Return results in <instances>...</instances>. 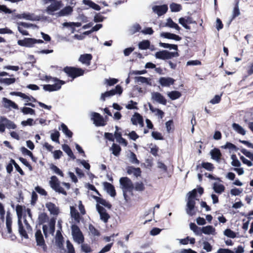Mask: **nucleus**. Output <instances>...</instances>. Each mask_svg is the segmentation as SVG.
I'll return each mask as SVG.
<instances>
[{"label": "nucleus", "instance_id": "nucleus-1", "mask_svg": "<svg viewBox=\"0 0 253 253\" xmlns=\"http://www.w3.org/2000/svg\"><path fill=\"white\" fill-rule=\"evenodd\" d=\"M120 187L123 190V196L125 199L127 201L128 196L127 193H132L134 189V185L131 180L127 177H122L120 179Z\"/></svg>", "mask_w": 253, "mask_h": 253}, {"label": "nucleus", "instance_id": "nucleus-2", "mask_svg": "<svg viewBox=\"0 0 253 253\" xmlns=\"http://www.w3.org/2000/svg\"><path fill=\"white\" fill-rule=\"evenodd\" d=\"M63 71L70 77L74 79L78 77L83 76L84 71L82 68L66 66L64 67Z\"/></svg>", "mask_w": 253, "mask_h": 253}, {"label": "nucleus", "instance_id": "nucleus-3", "mask_svg": "<svg viewBox=\"0 0 253 253\" xmlns=\"http://www.w3.org/2000/svg\"><path fill=\"white\" fill-rule=\"evenodd\" d=\"M49 183L51 188L55 192L65 196L67 195L66 191L60 186V181L56 176H52Z\"/></svg>", "mask_w": 253, "mask_h": 253}, {"label": "nucleus", "instance_id": "nucleus-4", "mask_svg": "<svg viewBox=\"0 0 253 253\" xmlns=\"http://www.w3.org/2000/svg\"><path fill=\"white\" fill-rule=\"evenodd\" d=\"M157 59L162 60H167L171 59L173 57H177L179 56L177 51L169 52L166 50H163L157 52L155 55Z\"/></svg>", "mask_w": 253, "mask_h": 253}, {"label": "nucleus", "instance_id": "nucleus-5", "mask_svg": "<svg viewBox=\"0 0 253 253\" xmlns=\"http://www.w3.org/2000/svg\"><path fill=\"white\" fill-rule=\"evenodd\" d=\"M72 234L74 240L78 244H82L84 242V237L79 226L73 224L71 226Z\"/></svg>", "mask_w": 253, "mask_h": 253}, {"label": "nucleus", "instance_id": "nucleus-6", "mask_svg": "<svg viewBox=\"0 0 253 253\" xmlns=\"http://www.w3.org/2000/svg\"><path fill=\"white\" fill-rule=\"evenodd\" d=\"M54 82H55V84H53L43 85V89L49 92L57 91L59 90L61 88V86L66 83L65 81L59 79H54Z\"/></svg>", "mask_w": 253, "mask_h": 253}, {"label": "nucleus", "instance_id": "nucleus-7", "mask_svg": "<svg viewBox=\"0 0 253 253\" xmlns=\"http://www.w3.org/2000/svg\"><path fill=\"white\" fill-rule=\"evenodd\" d=\"M51 2V4L46 8L47 12L51 15L53 14V12L60 9L63 6L61 0H48Z\"/></svg>", "mask_w": 253, "mask_h": 253}, {"label": "nucleus", "instance_id": "nucleus-8", "mask_svg": "<svg viewBox=\"0 0 253 253\" xmlns=\"http://www.w3.org/2000/svg\"><path fill=\"white\" fill-rule=\"evenodd\" d=\"M240 151L242 152V153H243L244 155H245L247 157H248L251 160L249 161L246 158H245L244 156H240V159L242 161V163L244 164L247 165L248 167L252 166L253 165V164L252 162V161L253 162V153L250 151H248L245 148L241 149Z\"/></svg>", "mask_w": 253, "mask_h": 253}, {"label": "nucleus", "instance_id": "nucleus-9", "mask_svg": "<svg viewBox=\"0 0 253 253\" xmlns=\"http://www.w3.org/2000/svg\"><path fill=\"white\" fill-rule=\"evenodd\" d=\"M123 92V88L122 86L118 84L116 86L115 89H112L110 91H107L101 94V98L102 100L104 101L106 97L113 96L116 94H121Z\"/></svg>", "mask_w": 253, "mask_h": 253}, {"label": "nucleus", "instance_id": "nucleus-10", "mask_svg": "<svg viewBox=\"0 0 253 253\" xmlns=\"http://www.w3.org/2000/svg\"><path fill=\"white\" fill-rule=\"evenodd\" d=\"M91 119L96 126H104L106 124L103 117L98 113H92Z\"/></svg>", "mask_w": 253, "mask_h": 253}, {"label": "nucleus", "instance_id": "nucleus-11", "mask_svg": "<svg viewBox=\"0 0 253 253\" xmlns=\"http://www.w3.org/2000/svg\"><path fill=\"white\" fill-rule=\"evenodd\" d=\"M35 237L37 245L42 247L44 251H45L46 249V246L45 243L43 235L42 233V231L40 229H38L36 231Z\"/></svg>", "mask_w": 253, "mask_h": 253}, {"label": "nucleus", "instance_id": "nucleus-12", "mask_svg": "<svg viewBox=\"0 0 253 253\" xmlns=\"http://www.w3.org/2000/svg\"><path fill=\"white\" fill-rule=\"evenodd\" d=\"M152 99L164 105H166L167 103L165 97L158 92H154L152 93Z\"/></svg>", "mask_w": 253, "mask_h": 253}, {"label": "nucleus", "instance_id": "nucleus-13", "mask_svg": "<svg viewBox=\"0 0 253 253\" xmlns=\"http://www.w3.org/2000/svg\"><path fill=\"white\" fill-rule=\"evenodd\" d=\"M96 209L100 214V219L104 222H107L110 216L106 212V210L103 207L99 205H96Z\"/></svg>", "mask_w": 253, "mask_h": 253}, {"label": "nucleus", "instance_id": "nucleus-14", "mask_svg": "<svg viewBox=\"0 0 253 253\" xmlns=\"http://www.w3.org/2000/svg\"><path fill=\"white\" fill-rule=\"evenodd\" d=\"M196 202L194 199H188L187 203L186 212L187 214L190 215H193L195 214L196 212L194 211V208L195 207Z\"/></svg>", "mask_w": 253, "mask_h": 253}, {"label": "nucleus", "instance_id": "nucleus-15", "mask_svg": "<svg viewBox=\"0 0 253 253\" xmlns=\"http://www.w3.org/2000/svg\"><path fill=\"white\" fill-rule=\"evenodd\" d=\"M45 207L51 214L57 215L59 213V208L54 203L50 202H47L45 204Z\"/></svg>", "mask_w": 253, "mask_h": 253}, {"label": "nucleus", "instance_id": "nucleus-16", "mask_svg": "<svg viewBox=\"0 0 253 253\" xmlns=\"http://www.w3.org/2000/svg\"><path fill=\"white\" fill-rule=\"evenodd\" d=\"M153 11L159 16H162L165 14L168 10V6L166 4L162 5H155L152 8Z\"/></svg>", "mask_w": 253, "mask_h": 253}, {"label": "nucleus", "instance_id": "nucleus-17", "mask_svg": "<svg viewBox=\"0 0 253 253\" xmlns=\"http://www.w3.org/2000/svg\"><path fill=\"white\" fill-rule=\"evenodd\" d=\"M210 155L212 159L219 163L222 157V154L218 148H214L210 151Z\"/></svg>", "mask_w": 253, "mask_h": 253}, {"label": "nucleus", "instance_id": "nucleus-18", "mask_svg": "<svg viewBox=\"0 0 253 253\" xmlns=\"http://www.w3.org/2000/svg\"><path fill=\"white\" fill-rule=\"evenodd\" d=\"M10 94L11 95L19 96V97L22 98L23 99H26L27 102H28L29 101H31L34 102H38V101H37V99L36 98H35L34 97H33L32 96H29L27 95L26 94H25V93H23L21 92L13 91V92H11L10 93Z\"/></svg>", "mask_w": 253, "mask_h": 253}, {"label": "nucleus", "instance_id": "nucleus-19", "mask_svg": "<svg viewBox=\"0 0 253 253\" xmlns=\"http://www.w3.org/2000/svg\"><path fill=\"white\" fill-rule=\"evenodd\" d=\"M92 59V55L91 54L85 53L80 55L79 61L86 66H89Z\"/></svg>", "mask_w": 253, "mask_h": 253}, {"label": "nucleus", "instance_id": "nucleus-20", "mask_svg": "<svg viewBox=\"0 0 253 253\" xmlns=\"http://www.w3.org/2000/svg\"><path fill=\"white\" fill-rule=\"evenodd\" d=\"M17 43L21 46L27 47H32L34 46L33 38H25L23 40H19L17 41Z\"/></svg>", "mask_w": 253, "mask_h": 253}, {"label": "nucleus", "instance_id": "nucleus-21", "mask_svg": "<svg viewBox=\"0 0 253 253\" xmlns=\"http://www.w3.org/2000/svg\"><path fill=\"white\" fill-rule=\"evenodd\" d=\"M126 170L128 174H133L136 177L141 176L142 172L140 168H134L133 166H127L126 168Z\"/></svg>", "mask_w": 253, "mask_h": 253}, {"label": "nucleus", "instance_id": "nucleus-22", "mask_svg": "<svg viewBox=\"0 0 253 253\" xmlns=\"http://www.w3.org/2000/svg\"><path fill=\"white\" fill-rule=\"evenodd\" d=\"M131 121L134 125H137L138 124L141 126H144L143 117L138 113H134L131 118Z\"/></svg>", "mask_w": 253, "mask_h": 253}, {"label": "nucleus", "instance_id": "nucleus-23", "mask_svg": "<svg viewBox=\"0 0 253 253\" xmlns=\"http://www.w3.org/2000/svg\"><path fill=\"white\" fill-rule=\"evenodd\" d=\"M103 185L105 190L111 197H114L116 196V190L114 186L112 184L107 182H104Z\"/></svg>", "mask_w": 253, "mask_h": 253}, {"label": "nucleus", "instance_id": "nucleus-24", "mask_svg": "<svg viewBox=\"0 0 253 253\" xmlns=\"http://www.w3.org/2000/svg\"><path fill=\"white\" fill-rule=\"evenodd\" d=\"M197 192H198L200 195H202L204 193V188L199 186L197 189H194L192 191L189 192L187 194L188 196V199L195 200L197 195Z\"/></svg>", "mask_w": 253, "mask_h": 253}, {"label": "nucleus", "instance_id": "nucleus-25", "mask_svg": "<svg viewBox=\"0 0 253 253\" xmlns=\"http://www.w3.org/2000/svg\"><path fill=\"white\" fill-rule=\"evenodd\" d=\"M17 24L18 25V30L21 34L24 36H28L29 35L28 31L23 29V27L25 28H28L32 26V24H28L23 22L17 23Z\"/></svg>", "mask_w": 253, "mask_h": 253}, {"label": "nucleus", "instance_id": "nucleus-26", "mask_svg": "<svg viewBox=\"0 0 253 253\" xmlns=\"http://www.w3.org/2000/svg\"><path fill=\"white\" fill-rule=\"evenodd\" d=\"M0 123H4L5 127H7L8 129H15L16 128V125L13 122L7 119L5 117H0Z\"/></svg>", "mask_w": 253, "mask_h": 253}, {"label": "nucleus", "instance_id": "nucleus-27", "mask_svg": "<svg viewBox=\"0 0 253 253\" xmlns=\"http://www.w3.org/2000/svg\"><path fill=\"white\" fill-rule=\"evenodd\" d=\"M174 80L171 78L161 77L160 79L159 83L163 86H169L174 83Z\"/></svg>", "mask_w": 253, "mask_h": 253}, {"label": "nucleus", "instance_id": "nucleus-28", "mask_svg": "<svg viewBox=\"0 0 253 253\" xmlns=\"http://www.w3.org/2000/svg\"><path fill=\"white\" fill-rule=\"evenodd\" d=\"M2 103L4 107L6 108H9L11 107L15 109H18V105L14 102L9 100L5 97L2 98Z\"/></svg>", "mask_w": 253, "mask_h": 253}, {"label": "nucleus", "instance_id": "nucleus-29", "mask_svg": "<svg viewBox=\"0 0 253 253\" xmlns=\"http://www.w3.org/2000/svg\"><path fill=\"white\" fill-rule=\"evenodd\" d=\"M161 36L166 39L174 40L177 41H179L181 40V37L178 35L170 33L168 32H163L161 34Z\"/></svg>", "mask_w": 253, "mask_h": 253}, {"label": "nucleus", "instance_id": "nucleus-30", "mask_svg": "<svg viewBox=\"0 0 253 253\" xmlns=\"http://www.w3.org/2000/svg\"><path fill=\"white\" fill-rule=\"evenodd\" d=\"M202 168L209 171H212L214 169L213 165L209 162H203L201 165H197L196 169L198 170Z\"/></svg>", "mask_w": 253, "mask_h": 253}, {"label": "nucleus", "instance_id": "nucleus-31", "mask_svg": "<svg viewBox=\"0 0 253 253\" xmlns=\"http://www.w3.org/2000/svg\"><path fill=\"white\" fill-rule=\"evenodd\" d=\"M12 217L9 211H7L6 216V226L7 229V233L11 234L12 233Z\"/></svg>", "mask_w": 253, "mask_h": 253}, {"label": "nucleus", "instance_id": "nucleus-32", "mask_svg": "<svg viewBox=\"0 0 253 253\" xmlns=\"http://www.w3.org/2000/svg\"><path fill=\"white\" fill-rule=\"evenodd\" d=\"M18 231H19V234L22 236L24 237L25 239H28L29 238L28 235L23 226L21 219H18Z\"/></svg>", "mask_w": 253, "mask_h": 253}, {"label": "nucleus", "instance_id": "nucleus-33", "mask_svg": "<svg viewBox=\"0 0 253 253\" xmlns=\"http://www.w3.org/2000/svg\"><path fill=\"white\" fill-rule=\"evenodd\" d=\"M70 214L71 217L73 218L76 221L78 222H80L81 220L80 213L73 206L70 207Z\"/></svg>", "mask_w": 253, "mask_h": 253}, {"label": "nucleus", "instance_id": "nucleus-34", "mask_svg": "<svg viewBox=\"0 0 253 253\" xmlns=\"http://www.w3.org/2000/svg\"><path fill=\"white\" fill-rule=\"evenodd\" d=\"M215 228L212 226L208 225L206 226L203 227L201 228V234L204 233L205 234H214L215 232Z\"/></svg>", "mask_w": 253, "mask_h": 253}, {"label": "nucleus", "instance_id": "nucleus-35", "mask_svg": "<svg viewBox=\"0 0 253 253\" xmlns=\"http://www.w3.org/2000/svg\"><path fill=\"white\" fill-rule=\"evenodd\" d=\"M72 11V8L70 6H67L61 9L57 14L58 16H64L71 14Z\"/></svg>", "mask_w": 253, "mask_h": 253}, {"label": "nucleus", "instance_id": "nucleus-36", "mask_svg": "<svg viewBox=\"0 0 253 253\" xmlns=\"http://www.w3.org/2000/svg\"><path fill=\"white\" fill-rule=\"evenodd\" d=\"M63 150L72 159L74 160L76 157L74 155L71 148L67 144H64L62 146Z\"/></svg>", "mask_w": 253, "mask_h": 253}, {"label": "nucleus", "instance_id": "nucleus-37", "mask_svg": "<svg viewBox=\"0 0 253 253\" xmlns=\"http://www.w3.org/2000/svg\"><path fill=\"white\" fill-rule=\"evenodd\" d=\"M55 242L59 248L63 247L64 243L63 237L59 231L57 232Z\"/></svg>", "mask_w": 253, "mask_h": 253}, {"label": "nucleus", "instance_id": "nucleus-38", "mask_svg": "<svg viewBox=\"0 0 253 253\" xmlns=\"http://www.w3.org/2000/svg\"><path fill=\"white\" fill-rule=\"evenodd\" d=\"M83 3L87 5H88L90 7L96 10H100L101 9L100 6L94 3L93 1L90 0H83Z\"/></svg>", "mask_w": 253, "mask_h": 253}, {"label": "nucleus", "instance_id": "nucleus-39", "mask_svg": "<svg viewBox=\"0 0 253 253\" xmlns=\"http://www.w3.org/2000/svg\"><path fill=\"white\" fill-rule=\"evenodd\" d=\"M48 218L49 217L45 212L40 213L38 218L39 224H43L48 220Z\"/></svg>", "mask_w": 253, "mask_h": 253}, {"label": "nucleus", "instance_id": "nucleus-40", "mask_svg": "<svg viewBox=\"0 0 253 253\" xmlns=\"http://www.w3.org/2000/svg\"><path fill=\"white\" fill-rule=\"evenodd\" d=\"M148 106L149 109L152 112H156V115H158L161 119H162L164 117V112L162 110L159 109L155 108L150 103H148Z\"/></svg>", "mask_w": 253, "mask_h": 253}, {"label": "nucleus", "instance_id": "nucleus-41", "mask_svg": "<svg viewBox=\"0 0 253 253\" xmlns=\"http://www.w3.org/2000/svg\"><path fill=\"white\" fill-rule=\"evenodd\" d=\"M95 199L98 203L104 206L109 209H111L112 205L110 203L107 202L105 199L98 197H95Z\"/></svg>", "mask_w": 253, "mask_h": 253}, {"label": "nucleus", "instance_id": "nucleus-42", "mask_svg": "<svg viewBox=\"0 0 253 253\" xmlns=\"http://www.w3.org/2000/svg\"><path fill=\"white\" fill-rule=\"evenodd\" d=\"M232 127H233V129L236 131H237L238 133H239L242 135H245L246 131L239 124L234 123L232 124Z\"/></svg>", "mask_w": 253, "mask_h": 253}, {"label": "nucleus", "instance_id": "nucleus-43", "mask_svg": "<svg viewBox=\"0 0 253 253\" xmlns=\"http://www.w3.org/2000/svg\"><path fill=\"white\" fill-rule=\"evenodd\" d=\"M168 95L171 100H175L180 97L181 93L178 91L174 90L169 92Z\"/></svg>", "mask_w": 253, "mask_h": 253}, {"label": "nucleus", "instance_id": "nucleus-44", "mask_svg": "<svg viewBox=\"0 0 253 253\" xmlns=\"http://www.w3.org/2000/svg\"><path fill=\"white\" fill-rule=\"evenodd\" d=\"M239 1L237 0L235 4L232 15V20L235 19L240 14V11L239 8Z\"/></svg>", "mask_w": 253, "mask_h": 253}, {"label": "nucleus", "instance_id": "nucleus-45", "mask_svg": "<svg viewBox=\"0 0 253 253\" xmlns=\"http://www.w3.org/2000/svg\"><path fill=\"white\" fill-rule=\"evenodd\" d=\"M159 45L160 46L164 48H169L170 49H172L175 50L176 51L178 50V46L176 44H169L160 42L159 43Z\"/></svg>", "mask_w": 253, "mask_h": 253}, {"label": "nucleus", "instance_id": "nucleus-46", "mask_svg": "<svg viewBox=\"0 0 253 253\" xmlns=\"http://www.w3.org/2000/svg\"><path fill=\"white\" fill-rule=\"evenodd\" d=\"M166 25L170 28H174L177 31H179L181 29L180 27L176 23H174L170 18L168 19Z\"/></svg>", "mask_w": 253, "mask_h": 253}, {"label": "nucleus", "instance_id": "nucleus-47", "mask_svg": "<svg viewBox=\"0 0 253 253\" xmlns=\"http://www.w3.org/2000/svg\"><path fill=\"white\" fill-rule=\"evenodd\" d=\"M61 127L62 128V131L65 133V134L68 136L69 138H71L73 136L72 132L69 130L66 125L62 123L61 125Z\"/></svg>", "mask_w": 253, "mask_h": 253}, {"label": "nucleus", "instance_id": "nucleus-48", "mask_svg": "<svg viewBox=\"0 0 253 253\" xmlns=\"http://www.w3.org/2000/svg\"><path fill=\"white\" fill-rule=\"evenodd\" d=\"M150 42L148 40H143L138 44L139 48L140 49H147L149 48Z\"/></svg>", "mask_w": 253, "mask_h": 253}, {"label": "nucleus", "instance_id": "nucleus-49", "mask_svg": "<svg viewBox=\"0 0 253 253\" xmlns=\"http://www.w3.org/2000/svg\"><path fill=\"white\" fill-rule=\"evenodd\" d=\"M145 189L144 184L142 182H137L134 185V189L135 191L142 192Z\"/></svg>", "mask_w": 253, "mask_h": 253}, {"label": "nucleus", "instance_id": "nucleus-50", "mask_svg": "<svg viewBox=\"0 0 253 253\" xmlns=\"http://www.w3.org/2000/svg\"><path fill=\"white\" fill-rule=\"evenodd\" d=\"M179 23L185 29L190 30L191 27L188 25L187 19L184 17H181L178 20Z\"/></svg>", "mask_w": 253, "mask_h": 253}, {"label": "nucleus", "instance_id": "nucleus-51", "mask_svg": "<svg viewBox=\"0 0 253 253\" xmlns=\"http://www.w3.org/2000/svg\"><path fill=\"white\" fill-rule=\"evenodd\" d=\"M190 228L191 230H192L196 235H201V228L198 227L195 223H191L190 224Z\"/></svg>", "mask_w": 253, "mask_h": 253}, {"label": "nucleus", "instance_id": "nucleus-52", "mask_svg": "<svg viewBox=\"0 0 253 253\" xmlns=\"http://www.w3.org/2000/svg\"><path fill=\"white\" fill-rule=\"evenodd\" d=\"M121 151V147L116 144L113 143L112 145V153L116 156H118Z\"/></svg>", "mask_w": 253, "mask_h": 253}, {"label": "nucleus", "instance_id": "nucleus-53", "mask_svg": "<svg viewBox=\"0 0 253 253\" xmlns=\"http://www.w3.org/2000/svg\"><path fill=\"white\" fill-rule=\"evenodd\" d=\"M50 169L54 171V173L60 175V176L63 177L64 176V174L62 171L59 169L56 166L52 164L50 166Z\"/></svg>", "mask_w": 253, "mask_h": 253}, {"label": "nucleus", "instance_id": "nucleus-54", "mask_svg": "<svg viewBox=\"0 0 253 253\" xmlns=\"http://www.w3.org/2000/svg\"><path fill=\"white\" fill-rule=\"evenodd\" d=\"M214 191L218 194H221L225 190V187L222 184H214L213 186Z\"/></svg>", "mask_w": 253, "mask_h": 253}, {"label": "nucleus", "instance_id": "nucleus-55", "mask_svg": "<svg viewBox=\"0 0 253 253\" xmlns=\"http://www.w3.org/2000/svg\"><path fill=\"white\" fill-rule=\"evenodd\" d=\"M224 234L231 238H235L236 237V234L235 232L231 230L230 229H226L224 231Z\"/></svg>", "mask_w": 253, "mask_h": 253}, {"label": "nucleus", "instance_id": "nucleus-56", "mask_svg": "<svg viewBox=\"0 0 253 253\" xmlns=\"http://www.w3.org/2000/svg\"><path fill=\"white\" fill-rule=\"evenodd\" d=\"M166 126L167 128V130L168 132L169 133L170 131H173V130H174L173 120H170L167 122L166 123Z\"/></svg>", "mask_w": 253, "mask_h": 253}, {"label": "nucleus", "instance_id": "nucleus-57", "mask_svg": "<svg viewBox=\"0 0 253 253\" xmlns=\"http://www.w3.org/2000/svg\"><path fill=\"white\" fill-rule=\"evenodd\" d=\"M15 82V78H2L0 79V83H4L6 84L9 85Z\"/></svg>", "mask_w": 253, "mask_h": 253}, {"label": "nucleus", "instance_id": "nucleus-58", "mask_svg": "<svg viewBox=\"0 0 253 253\" xmlns=\"http://www.w3.org/2000/svg\"><path fill=\"white\" fill-rule=\"evenodd\" d=\"M169 7L172 12H178L181 9V6L175 3H172L170 4Z\"/></svg>", "mask_w": 253, "mask_h": 253}, {"label": "nucleus", "instance_id": "nucleus-59", "mask_svg": "<svg viewBox=\"0 0 253 253\" xmlns=\"http://www.w3.org/2000/svg\"><path fill=\"white\" fill-rule=\"evenodd\" d=\"M21 111L25 115H35V111L31 108L24 107L21 109Z\"/></svg>", "mask_w": 253, "mask_h": 253}, {"label": "nucleus", "instance_id": "nucleus-60", "mask_svg": "<svg viewBox=\"0 0 253 253\" xmlns=\"http://www.w3.org/2000/svg\"><path fill=\"white\" fill-rule=\"evenodd\" d=\"M231 159L232 161L231 165L234 167H239L241 166L240 161L238 160L236 155L233 154L231 155Z\"/></svg>", "mask_w": 253, "mask_h": 253}, {"label": "nucleus", "instance_id": "nucleus-61", "mask_svg": "<svg viewBox=\"0 0 253 253\" xmlns=\"http://www.w3.org/2000/svg\"><path fill=\"white\" fill-rule=\"evenodd\" d=\"M89 230L94 236H99L100 235L99 231L93 225L90 224L89 225Z\"/></svg>", "mask_w": 253, "mask_h": 253}, {"label": "nucleus", "instance_id": "nucleus-62", "mask_svg": "<svg viewBox=\"0 0 253 253\" xmlns=\"http://www.w3.org/2000/svg\"><path fill=\"white\" fill-rule=\"evenodd\" d=\"M81 245V250L82 251L85 253H88L91 252V249L90 246L87 244H83L82 243Z\"/></svg>", "mask_w": 253, "mask_h": 253}, {"label": "nucleus", "instance_id": "nucleus-63", "mask_svg": "<svg viewBox=\"0 0 253 253\" xmlns=\"http://www.w3.org/2000/svg\"><path fill=\"white\" fill-rule=\"evenodd\" d=\"M60 133L57 130H55L54 133L51 134V139L53 141L59 143V138Z\"/></svg>", "mask_w": 253, "mask_h": 253}, {"label": "nucleus", "instance_id": "nucleus-64", "mask_svg": "<svg viewBox=\"0 0 253 253\" xmlns=\"http://www.w3.org/2000/svg\"><path fill=\"white\" fill-rule=\"evenodd\" d=\"M129 159L131 163L135 164H139V161L137 159L136 155L132 152L130 153Z\"/></svg>", "mask_w": 253, "mask_h": 253}]
</instances>
